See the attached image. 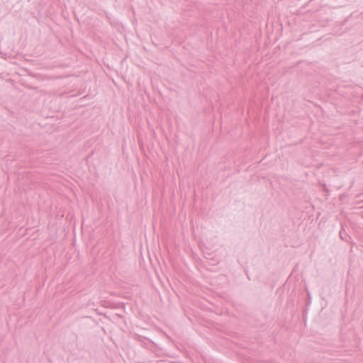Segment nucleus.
<instances>
[{
  "label": "nucleus",
  "instance_id": "f257e3e1",
  "mask_svg": "<svg viewBox=\"0 0 363 363\" xmlns=\"http://www.w3.org/2000/svg\"><path fill=\"white\" fill-rule=\"evenodd\" d=\"M340 235L341 239H342V240H343L344 238H343V237L342 236V233H340Z\"/></svg>",
  "mask_w": 363,
  "mask_h": 363
}]
</instances>
